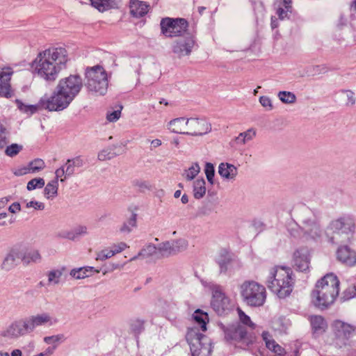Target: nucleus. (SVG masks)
I'll return each instance as SVG.
<instances>
[{
	"mask_svg": "<svg viewBox=\"0 0 356 356\" xmlns=\"http://www.w3.org/2000/svg\"><path fill=\"white\" fill-rule=\"evenodd\" d=\"M86 86L92 92L104 95L108 86V76L104 68L99 65L88 67L85 71Z\"/></svg>",
	"mask_w": 356,
	"mask_h": 356,
	"instance_id": "6",
	"label": "nucleus"
},
{
	"mask_svg": "<svg viewBox=\"0 0 356 356\" xmlns=\"http://www.w3.org/2000/svg\"><path fill=\"white\" fill-rule=\"evenodd\" d=\"M223 332L227 342L241 347L252 346L257 342L259 336L256 332H252L236 323L224 327Z\"/></svg>",
	"mask_w": 356,
	"mask_h": 356,
	"instance_id": "5",
	"label": "nucleus"
},
{
	"mask_svg": "<svg viewBox=\"0 0 356 356\" xmlns=\"http://www.w3.org/2000/svg\"><path fill=\"white\" fill-rule=\"evenodd\" d=\"M195 322L200 326L203 331L207 330V323L209 322L208 314L200 309H197L193 314Z\"/></svg>",
	"mask_w": 356,
	"mask_h": 356,
	"instance_id": "30",
	"label": "nucleus"
},
{
	"mask_svg": "<svg viewBox=\"0 0 356 356\" xmlns=\"http://www.w3.org/2000/svg\"><path fill=\"white\" fill-rule=\"evenodd\" d=\"M8 210L10 213H15L21 210V206L19 203L14 202L9 207Z\"/></svg>",
	"mask_w": 356,
	"mask_h": 356,
	"instance_id": "56",
	"label": "nucleus"
},
{
	"mask_svg": "<svg viewBox=\"0 0 356 356\" xmlns=\"http://www.w3.org/2000/svg\"><path fill=\"white\" fill-rule=\"evenodd\" d=\"M91 6L100 13L118 8L121 0H89Z\"/></svg>",
	"mask_w": 356,
	"mask_h": 356,
	"instance_id": "22",
	"label": "nucleus"
},
{
	"mask_svg": "<svg viewBox=\"0 0 356 356\" xmlns=\"http://www.w3.org/2000/svg\"><path fill=\"white\" fill-rule=\"evenodd\" d=\"M22 252L17 250H11L7 257L5 258L2 268L6 270H9L17 265V261L21 260Z\"/></svg>",
	"mask_w": 356,
	"mask_h": 356,
	"instance_id": "27",
	"label": "nucleus"
},
{
	"mask_svg": "<svg viewBox=\"0 0 356 356\" xmlns=\"http://www.w3.org/2000/svg\"><path fill=\"white\" fill-rule=\"evenodd\" d=\"M22 146L15 143L8 146L5 150V153L7 156L13 157L17 155L22 150Z\"/></svg>",
	"mask_w": 356,
	"mask_h": 356,
	"instance_id": "47",
	"label": "nucleus"
},
{
	"mask_svg": "<svg viewBox=\"0 0 356 356\" xmlns=\"http://www.w3.org/2000/svg\"><path fill=\"white\" fill-rule=\"evenodd\" d=\"M204 172L208 181L211 184H213V178L215 175L214 166L211 163H206Z\"/></svg>",
	"mask_w": 356,
	"mask_h": 356,
	"instance_id": "44",
	"label": "nucleus"
},
{
	"mask_svg": "<svg viewBox=\"0 0 356 356\" xmlns=\"http://www.w3.org/2000/svg\"><path fill=\"white\" fill-rule=\"evenodd\" d=\"M262 340L265 343L266 348L279 356H284L286 350L280 345H279L273 339V335L267 330H262L260 327V333Z\"/></svg>",
	"mask_w": 356,
	"mask_h": 356,
	"instance_id": "15",
	"label": "nucleus"
},
{
	"mask_svg": "<svg viewBox=\"0 0 356 356\" xmlns=\"http://www.w3.org/2000/svg\"><path fill=\"white\" fill-rule=\"evenodd\" d=\"M40 258L41 257L38 251L33 250L22 253L21 261L25 264H29L31 262L39 261Z\"/></svg>",
	"mask_w": 356,
	"mask_h": 356,
	"instance_id": "32",
	"label": "nucleus"
},
{
	"mask_svg": "<svg viewBox=\"0 0 356 356\" xmlns=\"http://www.w3.org/2000/svg\"><path fill=\"white\" fill-rule=\"evenodd\" d=\"M188 21L181 17L162 18L160 22L161 33L165 38L181 37L184 35L188 29Z\"/></svg>",
	"mask_w": 356,
	"mask_h": 356,
	"instance_id": "9",
	"label": "nucleus"
},
{
	"mask_svg": "<svg viewBox=\"0 0 356 356\" xmlns=\"http://www.w3.org/2000/svg\"><path fill=\"white\" fill-rule=\"evenodd\" d=\"M296 276L291 267L275 265L269 270L266 284L279 298L289 297L294 288Z\"/></svg>",
	"mask_w": 356,
	"mask_h": 356,
	"instance_id": "2",
	"label": "nucleus"
},
{
	"mask_svg": "<svg viewBox=\"0 0 356 356\" xmlns=\"http://www.w3.org/2000/svg\"><path fill=\"white\" fill-rule=\"evenodd\" d=\"M151 143L154 147H157L161 145V141L159 139H154L152 141Z\"/></svg>",
	"mask_w": 356,
	"mask_h": 356,
	"instance_id": "63",
	"label": "nucleus"
},
{
	"mask_svg": "<svg viewBox=\"0 0 356 356\" xmlns=\"http://www.w3.org/2000/svg\"><path fill=\"white\" fill-rule=\"evenodd\" d=\"M278 97L282 102L287 104L293 103L296 99V95L293 93L286 91H280Z\"/></svg>",
	"mask_w": 356,
	"mask_h": 356,
	"instance_id": "41",
	"label": "nucleus"
},
{
	"mask_svg": "<svg viewBox=\"0 0 356 356\" xmlns=\"http://www.w3.org/2000/svg\"><path fill=\"white\" fill-rule=\"evenodd\" d=\"M145 321L140 319H136L131 321L130 324L131 332L135 335H139L145 329Z\"/></svg>",
	"mask_w": 356,
	"mask_h": 356,
	"instance_id": "39",
	"label": "nucleus"
},
{
	"mask_svg": "<svg viewBox=\"0 0 356 356\" xmlns=\"http://www.w3.org/2000/svg\"><path fill=\"white\" fill-rule=\"evenodd\" d=\"M184 118H176L171 120L169 123V129L171 131L177 134H185V132L182 131L180 128L178 127V124L184 122Z\"/></svg>",
	"mask_w": 356,
	"mask_h": 356,
	"instance_id": "46",
	"label": "nucleus"
},
{
	"mask_svg": "<svg viewBox=\"0 0 356 356\" xmlns=\"http://www.w3.org/2000/svg\"><path fill=\"white\" fill-rule=\"evenodd\" d=\"M8 143V138L6 135L0 134V149H3Z\"/></svg>",
	"mask_w": 356,
	"mask_h": 356,
	"instance_id": "58",
	"label": "nucleus"
},
{
	"mask_svg": "<svg viewBox=\"0 0 356 356\" xmlns=\"http://www.w3.org/2000/svg\"><path fill=\"white\" fill-rule=\"evenodd\" d=\"M259 102L264 107H266V108L268 107L269 108H272L271 101H270V98H268V97H266V96L261 97L259 98Z\"/></svg>",
	"mask_w": 356,
	"mask_h": 356,
	"instance_id": "54",
	"label": "nucleus"
},
{
	"mask_svg": "<svg viewBox=\"0 0 356 356\" xmlns=\"http://www.w3.org/2000/svg\"><path fill=\"white\" fill-rule=\"evenodd\" d=\"M332 343L337 348H342L350 343V339L356 334V326L339 319L331 323Z\"/></svg>",
	"mask_w": 356,
	"mask_h": 356,
	"instance_id": "7",
	"label": "nucleus"
},
{
	"mask_svg": "<svg viewBox=\"0 0 356 356\" xmlns=\"http://www.w3.org/2000/svg\"><path fill=\"white\" fill-rule=\"evenodd\" d=\"M82 87V79L79 75L76 74L70 75L68 77L61 79L56 86V89L70 96V98L73 100L79 94Z\"/></svg>",
	"mask_w": 356,
	"mask_h": 356,
	"instance_id": "11",
	"label": "nucleus"
},
{
	"mask_svg": "<svg viewBox=\"0 0 356 356\" xmlns=\"http://www.w3.org/2000/svg\"><path fill=\"white\" fill-rule=\"evenodd\" d=\"M137 224V214L132 213L127 222H125L120 228V232L129 233Z\"/></svg>",
	"mask_w": 356,
	"mask_h": 356,
	"instance_id": "38",
	"label": "nucleus"
},
{
	"mask_svg": "<svg viewBox=\"0 0 356 356\" xmlns=\"http://www.w3.org/2000/svg\"><path fill=\"white\" fill-rule=\"evenodd\" d=\"M233 261V254L227 249L220 250L216 263L220 268V273H226Z\"/></svg>",
	"mask_w": 356,
	"mask_h": 356,
	"instance_id": "18",
	"label": "nucleus"
},
{
	"mask_svg": "<svg viewBox=\"0 0 356 356\" xmlns=\"http://www.w3.org/2000/svg\"><path fill=\"white\" fill-rule=\"evenodd\" d=\"M68 53L63 47H49L40 51L32 61L33 72L47 81L53 82L67 67Z\"/></svg>",
	"mask_w": 356,
	"mask_h": 356,
	"instance_id": "1",
	"label": "nucleus"
},
{
	"mask_svg": "<svg viewBox=\"0 0 356 356\" xmlns=\"http://www.w3.org/2000/svg\"><path fill=\"white\" fill-rule=\"evenodd\" d=\"M62 273L59 270H54L48 273V281L49 282H54L55 284L58 283L59 278L61 276Z\"/></svg>",
	"mask_w": 356,
	"mask_h": 356,
	"instance_id": "48",
	"label": "nucleus"
},
{
	"mask_svg": "<svg viewBox=\"0 0 356 356\" xmlns=\"http://www.w3.org/2000/svg\"><path fill=\"white\" fill-rule=\"evenodd\" d=\"M129 9L130 15L136 19L144 17L150 10V5L140 0H129Z\"/></svg>",
	"mask_w": 356,
	"mask_h": 356,
	"instance_id": "14",
	"label": "nucleus"
},
{
	"mask_svg": "<svg viewBox=\"0 0 356 356\" xmlns=\"http://www.w3.org/2000/svg\"><path fill=\"white\" fill-rule=\"evenodd\" d=\"M98 158L99 160H102V161H104L107 159L106 157V151H102L99 154H98Z\"/></svg>",
	"mask_w": 356,
	"mask_h": 356,
	"instance_id": "62",
	"label": "nucleus"
},
{
	"mask_svg": "<svg viewBox=\"0 0 356 356\" xmlns=\"http://www.w3.org/2000/svg\"><path fill=\"white\" fill-rule=\"evenodd\" d=\"M44 108L49 111H60L66 108L72 102L70 96L66 95L60 90L54 92L51 96L44 95L42 97Z\"/></svg>",
	"mask_w": 356,
	"mask_h": 356,
	"instance_id": "10",
	"label": "nucleus"
},
{
	"mask_svg": "<svg viewBox=\"0 0 356 356\" xmlns=\"http://www.w3.org/2000/svg\"><path fill=\"white\" fill-rule=\"evenodd\" d=\"M30 332L26 326V321L23 323L15 322L11 324L9 327L3 332L2 335L7 337H17L24 334Z\"/></svg>",
	"mask_w": 356,
	"mask_h": 356,
	"instance_id": "19",
	"label": "nucleus"
},
{
	"mask_svg": "<svg viewBox=\"0 0 356 356\" xmlns=\"http://www.w3.org/2000/svg\"><path fill=\"white\" fill-rule=\"evenodd\" d=\"M13 70L10 67H3L0 69V82L10 83L11 76L13 74Z\"/></svg>",
	"mask_w": 356,
	"mask_h": 356,
	"instance_id": "40",
	"label": "nucleus"
},
{
	"mask_svg": "<svg viewBox=\"0 0 356 356\" xmlns=\"http://www.w3.org/2000/svg\"><path fill=\"white\" fill-rule=\"evenodd\" d=\"M47 323L52 325L51 317L47 314H42L37 316H33L26 321V326L30 332L33 331L35 327L43 325Z\"/></svg>",
	"mask_w": 356,
	"mask_h": 356,
	"instance_id": "21",
	"label": "nucleus"
},
{
	"mask_svg": "<svg viewBox=\"0 0 356 356\" xmlns=\"http://www.w3.org/2000/svg\"><path fill=\"white\" fill-rule=\"evenodd\" d=\"M287 12L285 8H283L281 6H279L276 9V14L279 17V19H284L287 16Z\"/></svg>",
	"mask_w": 356,
	"mask_h": 356,
	"instance_id": "55",
	"label": "nucleus"
},
{
	"mask_svg": "<svg viewBox=\"0 0 356 356\" xmlns=\"http://www.w3.org/2000/svg\"><path fill=\"white\" fill-rule=\"evenodd\" d=\"M240 295L243 302L250 307H260L266 302V287L254 281L245 280L240 286Z\"/></svg>",
	"mask_w": 356,
	"mask_h": 356,
	"instance_id": "4",
	"label": "nucleus"
},
{
	"mask_svg": "<svg viewBox=\"0 0 356 356\" xmlns=\"http://www.w3.org/2000/svg\"><path fill=\"white\" fill-rule=\"evenodd\" d=\"M120 115L121 111L116 110L113 112L108 113L106 115V119L109 122H115L120 118Z\"/></svg>",
	"mask_w": 356,
	"mask_h": 356,
	"instance_id": "51",
	"label": "nucleus"
},
{
	"mask_svg": "<svg viewBox=\"0 0 356 356\" xmlns=\"http://www.w3.org/2000/svg\"><path fill=\"white\" fill-rule=\"evenodd\" d=\"M194 197L196 199L202 198L206 193L205 181L203 179H197L194 182Z\"/></svg>",
	"mask_w": 356,
	"mask_h": 356,
	"instance_id": "35",
	"label": "nucleus"
},
{
	"mask_svg": "<svg viewBox=\"0 0 356 356\" xmlns=\"http://www.w3.org/2000/svg\"><path fill=\"white\" fill-rule=\"evenodd\" d=\"M114 253L113 252V250L111 249H104L102 250L98 254H97V259L100 260H105L106 259L111 258L113 256H114Z\"/></svg>",
	"mask_w": 356,
	"mask_h": 356,
	"instance_id": "49",
	"label": "nucleus"
},
{
	"mask_svg": "<svg viewBox=\"0 0 356 356\" xmlns=\"http://www.w3.org/2000/svg\"><path fill=\"white\" fill-rule=\"evenodd\" d=\"M44 340L47 343H52L58 341L59 338L58 336H51L44 337Z\"/></svg>",
	"mask_w": 356,
	"mask_h": 356,
	"instance_id": "59",
	"label": "nucleus"
},
{
	"mask_svg": "<svg viewBox=\"0 0 356 356\" xmlns=\"http://www.w3.org/2000/svg\"><path fill=\"white\" fill-rule=\"evenodd\" d=\"M356 297V285H350L347 287L342 293L343 300H348Z\"/></svg>",
	"mask_w": 356,
	"mask_h": 356,
	"instance_id": "45",
	"label": "nucleus"
},
{
	"mask_svg": "<svg viewBox=\"0 0 356 356\" xmlns=\"http://www.w3.org/2000/svg\"><path fill=\"white\" fill-rule=\"evenodd\" d=\"M332 227L335 231H341L343 233L353 232L355 220L350 216H343L332 221Z\"/></svg>",
	"mask_w": 356,
	"mask_h": 356,
	"instance_id": "17",
	"label": "nucleus"
},
{
	"mask_svg": "<svg viewBox=\"0 0 356 356\" xmlns=\"http://www.w3.org/2000/svg\"><path fill=\"white\" fill-rule=\"evenodd\" d=\"M22 351L19 349H15L11 353V356H22Z\"/></svg>",
	"mask_w": 356,
	"mask_h": 356,
	"instance_id": "64",
	"label": "nucleus"
},
{
	"mask_svg": "<svg viewBox=\"0 0 356 356\" xmlns=\"http://www.w3.org/2000/svg\"><path fill=\"white\" fill-rule=\"evenodd\" d=\"M14 95V91L11 88L9 82H0V97L5 98H10Z\"/></svg>",
	"mask_w": 356,
	"mask_h": 356,
	"instance_id": "37",
	"label": "nucleus"
},
{
	"mask_svg": "<svg viewBox=\"0 0 356 356\" xmlns=\"http://www.w3.org/2000/svg\"><path fill=\"white\" fill-rule=\"evenodd\" d=\"M255 134V131L250 129L245 132L241 133L236 138V140L238 141V143L244 144L246 141L252 139Z\"/></svg>",
	"mask_w": 356,
	"mask_h": 356,
	"instance_id": "42",
	"label": "nucleus"
},
{
	"mask_svg": "<svg viewBox=\"0 0 356 356\" xmlns=\"http://www.w3.org/2000/svg\"><path fill=\"white\" fill-rule=\"evenodd\" d=\"M186 338L192 356H211L212 344L207 336L192 329L187 332Z\"/></svg>",
	"mask_w": 356,
	"mask_h": 356,
	"instance_id": "8",
	"label": "nucleus"
},
{
	"mask_svg": "<svg viewBox=\"0 0 356 356\" xmlns=\"http://www.w3.org/2000/svg\"><path fill=\"white\" fill-rule=\"evenodd\" d=\"M44 184V180L42 178H35L28 182L26 188L29 191H32L36 188H42Z\"/></svg>",
	"mask_w": 356,
	"mask_h": 356,
	"instance_id": "43",
	"label": "nucleus"
},
{
	"mask_svg": "<svg viewBox=\"0 0 356 356\" xmlns=\"http://www.w3.org/2000/svg\"><path fill=\"white\" fill-rule=\"evenodd\" d=\"M42 97L40 99L38 102L36 104H25L20 99H15V103L17 107V108L24 113H26L29 115H31L38 111L43 110L44 106L42 103Z\"/></svg>",
	"mask_w": 356,
	"mask_h": 356,
	"instance_id": "24",
	"label": "nucleus"
},
{
	"mask_svg": "<svg viewBox=\"0 0 356 356\" xmlns=\"http://www.w3.org/2000/svg\"><path fill=\"white\" fill-rule=\"evenodd\" d=\"M65 174V166L64 165L56 170V172H55L56 177L54 179L58 180V178L62 177Z\"/></svg>",
	"mask_w": 356,
	"mask_h": 356,
	"instance_id": "57",
	"label": "nucleus"
},
{
	"mask_svg": "<svg viewBox=\"0 0 356 356\" xmlns=\"http://www.w3.org/2000/svg\"><path fill=\"white\" fill-rule=\"evenodd\" d=\"M293 267L300 272H306L309 268L310 255L307 248H300L293 254Z\"/></svg>",
	"mask_w": 356,
	"mask_h": 356,
	"instance_id": "12",
	"label": "nucleus"
},
{
	"mask_svg": "<svg viewBox=\"0 0 356 356\" xmlns=\"http://www.w3.org/2000/svg\"><path fill=\"white\" fill-rule=\"evenodd\" d=\"M236 311L238 315V320L235 323L252 332H256V334L259 335L260 333V326L253 323L250 319V317L248 316L241 308L238 307Z\"/></svg>",
	"mask_w": 356,
	"mask_h": 356,
	"instance_id": "20",
	"label": "nucleus"
},
{
	"mask_svg": "<svg viewBox=\"0 0 356 356\" xmlns=\"http://www.w3.org/2000/svg\"><path fill=\"white\" fill-rule=\"evenodd\" d=\"M160 250L163 256H168L175 254L179 252V247L177 243L166 242L163 243Z\"/></svg>",
	"mask_w": 356,
	"mask_h": 356,
	"instance_id": "36",
	"label": "nucleus"
},
{
	"mask_svg": "<svg viewBox=\"0 0 356 356\" xmlns=\"http://www.w3.org/2000/svg\"><path fill=\"white\" fill-rule=\"evenodd\" d=\"M95 272L98 273L99 271L95 270L93 267L85 266L77 269H72L70 275L76 279H84L90 276Z\"/></svg>",
	"mask_w": 356,
	"mask_h": 356,
	"instance_id": "29",
	"label": "nucleus"
},
{
	"mask_svg": "<svg viewBox=\"0 0 356 356\" xmlns=\"http://www.w3.org/2000/svg\"><path fill=\"white\" fill-rule=\"evenodd\" d=\"M200 168L198 165L191 167L186 172V178L188 180H192L198 174Z\"/></svg>",
	"mask_w": 356,
	"mask_h": 356,
	"instance_id": "50",
	"label": "nucleus"
},
{
	"mask_svg": "<svg viewBox=\"0 0 356 356\" xmlns=\"http://www.w3.org/2000/svg\"><path fill=\"white\" fill-rule=\"evenodd\" d=\"M337 257L339 261L348 266L356 264V252L348 245H343L338 248Z\"/></svg>",
	"mask_w": 356,
	"mask_h": 356,
	"instance_id": "16",
	"label": "nucleus"
},
{
	"mask_svg": "<svg viewBox=\"0 0 356 356\" xmlns=\"http://www.w3.org/2000/svg\"><path fill=\"white\" fill-rule=\"evenodd\" d=\"M218 173L222 178L233 179L237 175V168L232 164L221 163L218 166Z\"/></svg>",
	"mask_w": 356,
	"mask_h": 356,
	"instance_id": "26",
	"label": "nucleus"
},
{
	"mask_svg": "<svg viewBox=\"0 0 356 356\" xmlns=\"http://www.w3.org/2000/svg\"><path fill=\"white\" fill-rule=\"evenodd\" d=\"M310 323L312 334L314 338L323 335L327 329V323L325 318L321 315H311L308 317Z\"/></svg>",
	"mask_w": 356,
	"mask_h": 356,
	"instance_id": "13",
	"label": "nucleus"
},
{
	"mask_svg": "<svg viewBox=\"0 0 356 356\" xmlns=\"http://www.w3.org/2000/svg\"><path fill=\"white\" fill-rule=\"evenodd\" d=\"M314 71L320 73L321 72H327L328 68L325 65H316L313 67Z\"/></svg>",
	"mask_w": 356,
	"mask_h": 356,
	"instance_id": "60",
	"label": "nucleus"
},
{
	"mask_svg": "<svg viewBox=\"0 0 356 356\" xmlns=\"http://www.w3.org/2000/svg\"><path fill=\"white\" fill-rule=\"evenodd\" d=\"M195 44V40L192 38L186 39L184 41L177 42L173 46V52L181 55H189Z\"/></svg>",
	"mask_w": 356,
	"mask_h": 356,
	"instance_id": "25",
	"label": "nucleus"
},
{
	"mask_svg": "<svg viewBox=\"0 0 356 356\" xmlns=\"http://www.w3.org/2000/svg\"><path fill=\"white\" fill-rule=\"evenodd\" d=\"M26 207L31 208L33 207L36 210H43L44 208V204L42 202H37V201H31L26 203Z\"/></svg>",
	"mask_w": 356,
	"mask_h": 356,
	"instance_id": "53",
	"label": "nucleus"
},
{
	"mask_svg": "<svg viewBox=\"0 0 356 356\" xmlns=\"http://www.w3.org/2000/svg\"><path fill=\"white\" fill-rule=\"evenodd\" d=\"M83 165V161L82 158L79 156L72 159H67L65 164V176L64 179H60L61 181H63L67 176H71L74 172V168L76 167L79 168Z\"/></svg>",
	"mask_w": 356,
	"mask_h": 356,
	"instance_id": "28",
	"label": "nucleus"
},
{
	"mask_svg": "<svg viewBox=\"0 0 356 356\" xmlns=\"http://www.w3.org/2000/svg\"><path fill=\"white\" fill-rule=\"evenodd\" d=\"M58 183L57 179L49 181L44 189V194L47 198L54 197L57 195Z\"/></svg>",
	"mask_w": 356,
	"mask_h": 356,
	"instance_id": "34",
	"label": "nucleus"
},
{
	"mask_svg": "<svg viewBox=\"0 0 356 356\" xmlns=\"http://www.w3.org/2000/svg\"><path fill=\"white\" fill-rule=\"evenodd\" d=\"M127 248V245L125 243L121 242L117 245H113L111 247V250H113V252L114 254L121 252L124 250H125Z\"/></svg>",
	"mask_w": 356,
	"mask_h": 356,
	"instance_id": "52",
	"label": "nucleus"
},
{
	"mask_svg": "<svg viewBox=\"0 0 356 356\" xmlns=\"http://www.w3.org/2000/svg\"><path fill=\"white\" fill-rule=\"evenodd\" d=\"M227 300L224 293L215 291L211 301V306L218 314H222L225 310Z\"/></svg>",
	"mask_w": 356,
	"mask_h": 356,
	"instance_id": "23",
	"label": "nucleus"
},
{
	"mask_svg": "<svg viewBox=\"0 0 356 356\" xmlns=\"http://www.w3.org/2000/svg\"><path fill=\"white\" fill-rule=\"evenodd\" d=\"M45 168L44 161L40 159H35L29 162L28 166L24 168V174L35 173L41 171Z\"/></svg>",
	"mask_w": 356,
	"mask_h": 356,
	"instance_id": "31",
	"label": "nucleus"
},
{
	"mask_svg": "<svg viewBox=\"0 0 356 356\" xmlns=\"http://www.w3.org/2000/svg\"><path fill=\"white\" fill-rule=\"evenodd\" d=\"M340 282L334 273H327L318 280L311 293L312 302L319 309L328 308L339 293Z\"/></svg>",
	"mask_w": 356,
	"mask_h": 356,
	"instance_id": "3",
	"label": "nucleus"
},
{
	"mask_svg": "<svg viewBox=\"0 0 356 356\" xmlns=\"http://www.w3.org/2000/svg\"><path fill=\"white\" fill-rule=\"evenodd\" d=\"M54 348H47V350L44 353H41L39 354V356H49L52 354Z\"/></svg>",
	"mask_w": 356,
	"mask_h": 356,
	"instance_id": "61",
	"label": "nucleus"
},
{
	"mask_svg": "<svg viewBox=\"0 0 356 356\" xmlns=\"http://www.w3.org/2000/svg\"><path fill=\"white\" fill-rule=\"evenodd\" d=\"M190 122L193 126L197 127V129L195 130L193 133L195 135H202L207 133V130L209 129L207 122L202 119H191Z\"/></svg>",
	"mask_w": 356,
	"mask_h": 356,
	"instance_id": "33",
	"label": "nucleus"
}]
</instances>
